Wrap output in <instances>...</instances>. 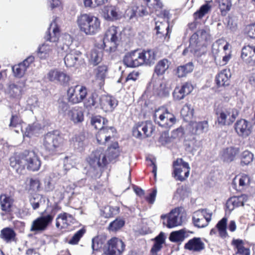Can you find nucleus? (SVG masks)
Returning <instances> with one entry per match:
<instances>
[{
  "label": "nucleus",
  "mask_w": 255,
  "mask_h": 255,
  "mask_svg": "<svg viewBox=\"0 0 255 255\" xmlns=\"http://www.w3.org/2000/svg\"><path fill=\"white\" fill-rule=\"evenodd\" d=\"M10 165L18 173H21L26 167L31 171H37L41 162L33 151L25 150L18 155L11 157L9 159Z\"/></svg>",
  "instance_id": "nucleus-2"
},
{
  "label": "nucleus",
  "mask_w": 255,
  "mask_h": 255,
  "mask_svg": "<svg viewBox=\"0 0 255 255\" xmlns=\"http://www.w3.org/2000/svg\"><path fill=\"white\" fill-rule=\"evenodd\" d=\"M194 69L192 63L189 62L185 65L180 66L177 68L176 74L178 77H183L191 72Z\"/></svg>",
  "instance_id": "nucleus-46"
},
{
  "label": "nucleus",
  "mask_w": 255,
  "mask_h": 255,
  "mask_svg": "<svg viewBox=\"0 0 255 255\" xmlns=\"http://www.w3.org/2000/svg\"><path fill=\"white\" fill-rule=\"evenodd\" d=\"M67 52L68 53L64 57V63L66 67H72L79 64L81 60V53L79 51L71 50L69 47Z\"/></svg>",
  "instance_id": "nucleus-22"
},
{
  "label": "nucleus",
  "mask_w": 255,
  "mask_h": 255,
  "mask_svg": "<svg viewBox=\"0 0 255 255\" xmlns=\"http://www.w3.org/2000/svg\"><path fill=\"white\" fill-rule=\"evenodd\" d=\"M193 132L196 134H200L208 130L209 125L206 121L194 123L192 124Z\"/></svg>",
  "instance_id": "nucleus-42"
},
{
  "label": "nucleus",
  "mask_w": 255,
  "mask_h": 255,
  "mask_svg": "<svg viewBox=\"0 0 255 255\" xmlns=\"http://www.w3.org/2000/svg\"><path fill=\"white\" fill-rule=\"evenodd\" d=\"M41 128V126L38 123L35 122L31 125H29L25 128L23 132V136L24 137H30L32 135L37 133Z\"/></svg>",
  "instance_id": "nucleus-44"
},
{
  "label": "nucleus",
  "mask_w": 255,
  "mask_h": 255,
  "mask_svg": "<svg viewBox=\"0 0 255 255\" xmlns=\"http://www.w3.org/2000/svg\"><path fill=\"white\" fill-rule=\"evenodd\" d=\"M67 117L74 125L82 123L84 120V112L81 107H73L68 111Z\"/></svg>",
  "instance_id": "nucleus-23"
},
{
  "label": "nucleus",
  "mask_w": 255,
  "mask_h": 255,
  "mask_svg": "<svg viewBox=\"0 0 255 255\" xmlns=\"http://www.w3.org/2000/svg\"><path fill=\"white\" fill-rule=\"evenodd\" d=\"M74 217L67 213L63 212L59 214L57 218L56 226L58 228H66L74 223Z\"/></svg>",
  "instance_id": "nucleus-26"
},
{
  "label": "nucleus",
  "mask_w": 255,
  "mask_h": 255,
  "mask_svg": "<svg viewBox=\"0 0 255 255\" xmlns=\"http://www.w3.org/2000/svg\"><path fill=\"white\" fill-rule=\"evenodd\" d=\"M237 180L239 182V190L248 188L250 186L251 182V179L250 176L244 174L236 176L233 180V183L235 184Z\"/></svg>",
  "instance_id": "nucleus-37"
},
{
  "label": "nucleus",
  "mask_w": 255,
  "mask_h": 255,
  "mask_svg": "<svg viewBox=\"0 0 255 255\" xmlns=\"http://www.w3.org/2000/svg\"><path fill=\"white\" fill-rule=\"evenodd\" d=\"M54 219V215L49 214L42 216L34 220L31 224L30 231L39 232L45 231Z\"/></svg>",
  "instance_id": "nucleus-16"
},
{
  "label": "nucleus",
  "mask_w": 255,
  "mask_h": 255,
  "mask_svg": "<svg viewBox=\"0 0 255 255\" xmlns=\"http://www.w3.org/2000/svg\"><path fill=\"white\" fill-rule=\"evenodd\" d=\"M191 37L192 42L193 43L195 41V39H196L200 42L204 43L206 44L211 39L210 31L208 29H199L196 32L194 33Z\"/></svg>",
  "instance_id": "nucleus-30"
},
{
  "label": "nucleus",
  "mask_w": 255,
  "mask_h": 255,
  "mask_svg": "<svg viewBox=\"0 0 255 255\" xmlns=\"http://www.w3.org/2000/svg\"><path fill=\"white\" fill-rule=\"evenodd\" d=\"M108 68L106 65L100 66L97 68L96 74L97 79L101 81L100 84H103L104 81L107 76Z\"/></svg>",
  "instance_id": "nucleus-54"
},
{
  "label": "nucleus",
  "mask_w": 255,
  "mask_h": 255,
  "mask_svg": "<svg viewBox=\"0 0 255 255\" xmlns=\"http://www.w3.org/2000/svg\"><path fill=\"white\" fill-rule=\"evenodd\" d=\"M155 29L157 34H162L167 36L169 33V26L167 20L161 18L155 22Z\"/></svg>",
  "instance_id": "nucleus-38"
},
{
  "label": "nucleus",
  "mask_w": 255,
  "mask_h": 255,
  "mask_svg": "<svg viewBox=\"0 0 255 255\" xmlns=\"http://www.w3.org/2000/svg\"><path fill=\"white\" fill-rule=\"evenodd\" d=\"M184 248L190 251L199 252L204 249L205 245L200 238L194 237L185 244Z\"/></svg>",
  "instance_id": "nucleus-28"
},
{
  "label": "nucleus",
  "mask_w": 255,
  "mask_h": 255,
  "mask_svg": "<svg viewBox=\"0 0 255 255\" xmlns=\"http://www.w3.org/2000/svg\"><path fill=\"white\" fill-rule=\"evenodd\" d=\"M120 42V34L118 27L115 26L110 27L106 31L104 38L103 45L105 51L113 52L116 51Z\"/></svg>",
  "instance_id": "nucleus-7"
},
{
  "label": "nucleus",
  "mask_w": 255,
  "mask_h": 255,
  "mask_svg": "<svg viewBox=\"0 0 255 255\" xmlns=\"http://www.w3.org/2000/svg\"><path fill=\"white\" fill-rule=\"evenodd\" d=\"M154 92L161 97L166 96L169 94V89L162 80H157L153 86Z\"/></svg>",
  "instance_id": "nucleus-33"
},
{
  "label": "nucleus",
  "mask_w": 255,
  "mask_h": 255,
  "mask_svg": "<svg viewBox=\"0 0 255 255\" xmlns=\"http://www.w3.org/2000/svg\"><path fill=\"white\" fill-rule=\"evenodd\" d=\"M86 233V230L84 228L81 229L73 235L71 240L69 241V244L71 245H76L78 243L80 239Z\"/></svg>",
  "instance_id": "nucleus-60"
},
{
  "label": "nucleus",
  "mask_w": 255,
  "mask_h": 255,
  "mask_svg": "<svg viewBox=\"0 0 255 255\" xmlns=\"http://www.w3.org/2000/svg\"><path fill=\"white\" fill-rule=\"evenodd\" d=\"M219 8L222 15H225L231 7L232 3L230 0H217Z\"/></svg>",
  "instance_id": "nucleus-53"
},
{
  "label": "nucleus",
  "mask_w": 255,
  "mask_h": 255,
  "mask_svg": "<svg viewBox=\"0 0 255 255\" xmlns=\"http://www.w3.org/2000/svg\"><path fill=\"white\" fill-rule=\"evenodd\" d=\"M173 177L177 180L183 181L189 175L190 167L189 164L183 161L182 158H177L173 162Z\"/></svg>",
  "instance_id": "nucleus-9"
},
{
  "label": "nucleus",
  "mask_w": 255,
  "mask_h": 255,
  "mask_svg": "<svg viewBox=\"0 0 255 255\" xmlns=\"http://www.w3.org/2000/svg\"><path fill=\"white\" fill-rule=\"evenodd\" d=\"M211 6L209 4L206 3L202 5L199 10L194 13V17L195 18H202L211 9Z\"/></svg>",
  "instance_id": "nucleus-59"
},
{
  "label": "nucleus",
  "mask_w": 255,
  "mask_h": 255,
  "mask_svg": "<svg viewBox=\"0 0 255 255\" xmlns=\"http://www.w3.org/2000/svg\"><path fill=\"white\" fill-rule=\"evenodd\" d=\"M99 100L100 101V99L99 98L98 94L95 92L92 93L85 104L86 107H97Z\"/></svg>",
  "instance_id": "nucleus-56"
},
{
  "label": "nucleus",
  "mask_w": 255,
  "mask_h": 255,
  "mask_svg": "<svg viewBox=\"0 0 255 255\" xmlns=\"http://www.w3.org/2000/svg\"><path fill=\"white\" fill-rule=\"evenodd\" d=\"M232 244L237 250L236 255H250V250L249 248L244 246V242L240 239H234L232 241Z\"/></svg>",
  "instance_id": "nucleus-39"
},
{
  "label": "nucleus",
  "mask_w": 255,
  "mask_h": 255,
  "mask_svg": "<svg viewBox=\"0 0 255 255\" xmlns=\"http://www.w3.org/2000/svg\"><path fill=\"white\" fill-rule=\"evenodd\" d=\"M23 92V87L18 85L12 84L9 86L8 93L9 95L15 98L21 97Z\"/></svg>",
  "instance_id": "nucleus-48"
},
{
  "label": "nucleus",
  "mask_w": 255,
  "mask_h": 255,
  "mask_svg": "<svg viewBox=\"0 0 255 255\" xmlns=\"http://www.w3.org/2000/svg\"><path fill=\"white\" fill-rule=\"evenodd\" d=\"M153 118L156 124L166 128L172 127L176 122L174 115L164 107H160L155 111Z\"/></svg>",
  "instance_id": "nucleus-6"
},
{
  "label": "nucleus",
  "mask_w": 255,
  "mask_h": 255,
  "mask_svg": "<svg viewBox=\"0 0 255 255\" xmlns=\"http://www.w3.org/2000/svg\"><path fill=\"white\" fill-rule=\"evenodd\" d=\"M143 64L150 65L156 60V53L153 50H142L141 51Z\"/></svg>",
  "instance_id": "nucleus-36"
},
{
  "label": "nucleus",
  "mask_w": 255,
  "mask_h": 255,
  "mask_svg": "<svg viewBox=\"0 0 255 255\" xmlns=\"http://www.w3.org/2000/svg\"><path fill=\"white\" fill-rule=\"evenodd\" d=\"M192 43L191 37L189 46L184 50L183 55H186L190 51L193 55L199 57L206 52L207 46L206 43L200 42L196 39H195L193 43Z\"/></svg>",
  "instance_id": "nucleus-20"
},
{
  "label": "nucleus",
  "mask_w": 255,
  "mask_h": 255,
  "mask_svg": "<svg viewBox=\"0 0 255 255\" xmlns=\"http://www.w3.org/2000/svg\"><path fill=\"white\" fill-rule=\"evenodd\" d=\"M161 219L164 226L168 228H173L181 225L185 220L186 216L182 208H176L168 214L162 215Z\"/></svg>",
  "instance_id": "nucleus-5"
},
{
  "label": "nucleus",
  "mask_w": 255,
  "mask_h": 255,
  "mask_svg": "<svg viewBox=\"0 0 255 255\" xmlns=\"http://www.w3.org/2000/svg\"><path fill=\"white\" fill-rule=\"evenodd\" d=\"M126 10V8H121V4L116 6H106L103 9V16L108 20H117L124 16Z\"/></svg>",
  "instance_id": "nucleus-14"
},
{
  "label": "nucleus",
  "mask_w": 255,
  "mask_h": 255,
  "mask_svg": "<svg viewBox=\"0 0 255 255\" xmlns=\"http://www.w3.org/2000/svg\"><path fill=\"white\" fill-rule=\"evenodd\" d=\"M255 54V47L249 45L245 46L242 49L241 57L248 65V68L254 69L255 60L254 56Z\"/></svg>",
  "instance_id": "nucleus-21"
},
{
  "label": "nucleus",
  "mask_w": 255,
  "mask_h": 255,
  "mask_svg": "<svg viewBox=\"0 0 255 255\" xmlns=\"http://www.w3.org/2000/svg\"><path fill=\"white\" fill-rule=\"evenodd\" d=\"M164 242V238L163 233H160L159 235L155 238V243L151 249V253L153 255H156V253L160 250Z\"/></svg>",
  "instance_id": "nucleus-47"
},
{
  "label": "nucleus",
  "mask_w": 255,
  "mask_h": 255,
  "mask_svg": "<svg viewBox=\"0 0 255 255\" xmlns=\"http://www.w3.org/2000/svg\"><path fill=\"white\" fill-rule=\"evenodd\" d=\"M254 155L249 151H245L242 153L241 156L242 165H248L253 160Z\"/></svg>",
  "instance_id": "nucleus-62"
},
{
  "label": "nucleus",
  "mask_w": 255,
  "mask_h": 255,
  "mask_svg": "<svg viewBox=\"0 0 255 255\" xmlns=\"http://www.w3.org/2000/svg\"><path fill=\"white\" fill-rule=\"evenodd\" d=\"M109 130L113 132L114 128L112 127L105 128L103 129L99 130L96 135L97 142L99 144H104L111 138L109 133Z\"/></svg>",
  "instance_id": "nucleus-35"
},
{
  "label": "nucleus",
  "mask_w": 255,
  "mask_h": 255,
  "mask_svg": "<svg viewBox=\"0 0 255 255\" xmlns=\"http://www.w3.org/2000/svg\"><path fill=\"white\" fill-rule=\"evenodd\" d=\"M125 248L124 242L117 238H113L107 243L105 250L106 255H122Z\"/></svg>",
  "instance_id": "nucleus-13"
},
{
  "label": "nucleus",
  "mask_w": 255,
  "mask_h": 255,
  "mask_svg": "<svg viewBox=\"0 0 255 255\" xmlns=\"http://www.w3.org/2000/svg\"><path fill=\"white\" fill-rule=\"evenodd\" d=\"M124 225V220L122 219H116L110 224L108 229L111 231H116L122 228Z\"/></svg>",
  "instance_id": "nucleus-58"
},
{
  "label": "nucleus",
  "mask_w": 255,
  "mask_h": 255,
  "mask_svg": "<svg viewBox=\"0 0 255 255\" xmlns=\"http://www.w3.org/2000/svg\"><path fill=\"white\" fill-rule=\"evenodd\" d=\"M234 128L239 136L247 137L252 132V125L247 120L241 119L238 120L235 124Z\"/></svg>",
  "instance_id": "nucleus-19"
},
{
  "label": "nucleus",
  "mask_w": 255,
  "mask_h": 255,
  "mask_svg": "<svg viewBox=\"0 0 255 255\" xmlns=\"http://www.w3.org/2000/svg\"><path fill=\"white\" fill-rule=\"evenodd\" d=\"M239 152L238 148L229 147L222 151L221 153V158L225 161L231 162L234 159Z\"/></svg>",
  "instance_id": "nucleus-31"
},
{
  "label": "nucleus",
  "mask_w": 255,
  "mask_h": 255,
  "mask_svg": "<svg viewBox=\"0 0 255 255\" xmlns=\"http://www.w3.org/2000/svg\"><path fill=\"white\" fill-rule=\"evenodd\" d=\"M193 89V87L190 83H185L181 87H177L175 88L173 93V98L176 101L183 99L186 95L192 91Z\"/></svg>",
  "instance_id": "nucleus-24"
},
{
  "label": "nucleus",
  "mask_w": 255,
  "mask_h": 255,
  "mask_svg": "<svg viewBox=\"0 0 255 255\" xmlns=\"http://www.w3.org/2000/svg\"><path fill=\"white\" fill-rule=\"evenodd\" d=\"M231 74L229 70L225 69L221 71L216 76V83L219 87L229 85Z\"/></svg>",
  "instance_id": "nucleus-32"
},
{
  "label": "nucleus",
  "mask_w": 255,
  "mask_h": 255,
  "mask_svg": "<svg viewBox=\"0 0 255 255\" xmlns=\"http://www.w3.org/2000/svg\"><path fill=\"white\" fill-rule=\"evenodd\" d=\"M105 122H107V121L104 118L99 116H94L92 117L91 119V125L96 129H98L99 130L103 129L105 128L104 127Z\"/></svg>",
  "instance_id": "nucleus-50"
},
{
  "label": "nucleus",
  "mask_w": 255,
  "mask_h": 255,
  "mask_svg": "<svg viewBox=\"0 0 255 255\" xmlns=\"http://www.w3.org/2000/svg\"><path fill=\"white\" fill-rule=\"evenodd\" d=\"M105 152L108 163L116 162L120 154V149L118 142L113 143Z\"/></svg>",
  "instance_id": "nucleus-29"
},
{
  "label": "nucleus",
  "mask_w": 255,
  "mask_h": 255,
  "mask_svg": "<svg viewBox=\"0 0 255 255\" xmlns=\"http://www.w3.org/2000/svg\"><path fill=\"white\" fill-rule=\"evenodd\" d=\"M188 233L184 229L172 232L169 236V240L172 242H182L188 237Z\"/></svg>",
  "instance_id": "nucleus-43"
},
{
  "label": "nucleus",
  "mask_w": 255,
  "mask_h": 255,
  "mask_svg": "<svg viewBox=\"0 0 255 255\" xmlns=\"http://www.w3.org/2000/svg\"><path fill=\"white\" fill-rule=\"evenodd\" d=\"M42 200L44 201L43 197L40 195H35L30 199V203L34 210L38 209Z\"/></svg>",
  "instance_id": "nucleus-63"
},
{
  "label": "nucleus",
  "mask_w": 255,
  "mask_h": 255,
  "mask_svg": "<svg viewBox=\"0 0 255 255\" xmlns=\"http://www.w3.org/2000/svg\"><path fill=\"white\" fill-rule=\"evenodd\" d=\"M85 132L82 131L79 134H76L71 139V143L75 149L82 150L85 145Z\"/></svg>",
  "instance_id": "nucleus-34"
},
{
  "label": "nucleus",
  "mask_w": 255,
  "mask_h": 255,
  "mask_svg": "<svg viewBox=\"0 0 255 255\" xmlns=\"http://www.w3.org/2000/svg\"><path fill=\"white\" fill-rule=\"evenodd\" d=\"M212 213L207 209H201L194 212L192 221L195 226L201 228L206 227L210 222Z\"/></svg>",
  "instance_id": "nucleus-12"
},
{
  "label": "nucleus",
  "mask_w": 255,
  "mask_h": 255,
  "mask_svg": "<svg viewBox=\"0 0 255 255\" xmlns=\"http://www.w3.org/2000/svg\"><path fill=\"white\" fill-rule=\"evenodd\" d=\"M63 143V138L57 130L47 132L43 139V145L44 148L50 154H53L57 151Z\"/></svg>",
  "instance_id": "nucleus-4"
},
{
  "label": "nucleus",
  "mask_w": 255,
  "mask_h": 255,
  "mask_svg": "<svg viewBox=\"0 0 255 255\" xmlns=\"http://www.w3.org/2000/svg\"><path fill=\"white\" fill-rule=\"evenodd\" d=\"M103 53L101 51L94 49L91 51L90 61L94 65H98L102 61Z\"/></svg>",
  "instance_id": "nucleus-52"
},
{
  "label": "nucleus",
  "mask_w": 255,
  "mask_h": 255,
  "mask_svg": "<svg viewBox=\"0 0 255 255\" xmlns=\"http://www.w3.org/2000/svg\"><path fill=\"white\" fill-rule=\"evenodd\" d=\"M118 101L111 96H104L100 99V106L105 112H112L118 105Z\"/></svg>",
  "instance_id": "nucleus-25"
},
{
  "label": "nucleus",
  "mask_w": 255,
  "mask_h": 255,
  "mask_svg": "<svg viewBox=\"0 0 255 255\" xmlns=\"http://www.w3.org/2000/svg\"><path fill=\"white\" fill-rule=\"evenodd\" d=\"M15 236L14 230L10 228H5L0 232L1 238L7 243L14 241Z\"/></svg>",
  "instance_id": "nucleus-45"
},
{
  "label": "nucleus",
  "mask_w": 255,
  "mask_h": 255,
  "mask_svg": "<svg viewBox=\"0 0 255 255\" xmlns=\"http://www.w3.org/2000/svg\"><path fill=\"white\" fill-rule=\"evenodd\" d=\"M169 64L170 62L167 59H163L160 60L158 62L155 67L154 73L157 76L162 75L168 69Z\"/></svg>",
  "instance_id": "nucleus-41"
},
{
  "label": "nucleus",
  "mask_w": 255,
  "mask_h": 255,
  "mask_svg": "<svg viewBox=\"0 0 255 255\" xmlns=\"http://www.w3.org/2000/svg\"><path fill=\"white\" fill-rule=\"evenodd\" d=\"M185 146L187 151L193 152L197 149L199 147V144L195 138L193 137L189 140H186Z\"/></svg>",
  "instance_id": "nucleus-61"
},
{
  "label": "nucleus",
  "mask_w": 255,
  "mask_h": 255,
  "mask_svg": "<svg viewBox=\"0 0 255 255\" xmlns=\"http://www.w3.org/2000/svg\"><path fill=\"white\" fill-rule=\"evenodd\" d=\"M106 239L104 236H98L92 239V248L93 251H98L102 249L106 243Z\"/></svg>",
  "instance_id": "nucleus-51"
},
{
  "label": "nucleus",
  "mask_w": 255,
  "mask_h": 255,
  "mask_svg": "<svg viewBox=\"0 0 255 255\" xmlns=\"http://www.w3.org/2000/svg\"><path fill=\"white\" fill-rule=\"evenodd\" d=\"M77 21L80 31L86 35H93L101 30L100 20L92 14H81Z\"/></svg>",
  "instance_id": "nucleus-3"
},
{
  "label": "nucleus",
  "mask_w": 255,
  "mask_h": 255,
  "mask_svg": "<svg viewBox=\"0 0 255 255\" xmlns=\"http://www.w3.org/2000/svg\"><path fill=\"white\" fill-rule=\"evenodd\" d=\"M248 199V196L245 194L238 197H233L227 201L226 207L229 211H232L236 207L244 206Z\"/></svg>",
  "instance_id": "nucleus-27"
},
{
  "label": "nucleus",
  "mask_w": 255,
  "mask_h": 255,
  "mask_svg": "<svg viewBox=\"0 0 255 255\" xmlns=\"http://www.w3.org/2000/svg\"><path fill=\"white\" fill-rule=\"evenodd\" d=\"M88 162L92 168L97 170H101L102 168L108 164L105 152L101 148L91 153L88 158Z\"/></svg>",
  "instance_id": "nucleus-8"
},
{
  "label": "nucleus",
  "mask_w": 255,
  "mask_h": 255,
  "mask_svg": "<svg viewBox=\"0 0 255 255\" xmlns=\"http://www.w3.org/2000/svg\"><path fill=\"white\" fill-rule=\"evenodd\" d=\"M194 110L192 106L190 104H186L182 108L181 111V114L184 118L187 120L191 119L193 116Z\"/></svg>",
  "instance_id": "nucleus-57"
},
{
  "label": "nucleus",
  "mask_w": 255,
  "mask_h": 255,
  "mask_svg": "<svg viewBox=\"0 0 255 255\" xmlns=\"http://www.w3.org/2000/svg\"><path fill=\"white\" fill-rule=\"evenodd\" d=\"M46 77L50 82L67 84L70 80V77L66 72L57 68L51 69L46 75Z\"/></svg>",
  "instance_id": "nucleus-15"
},
{
  "label": "nucleus",
  "mask_w": 255,
  "mask_h": 255,
  "mask_svg": "<svg viewBox=\"0 0 255 255\" xmlns=\"http://www.w3.org/2000/svg\"><path fill=\"white\" fill-rule=\"evenodd\" d=\"M154 130L151 122L148 121L138 125L132 130L133 135L139 138L150 136Z\"/></svg>",
  "instance_id": "nucleus-18"
},
{
  "label": "nucleus",
  "mask_w": 255,
  "mask_h": 255,
  "mask_svg": "<svg viewBox=\"0 0 255 255\" xmlns=\"http://www.w3.org/2000/svg\"><path fill=\"white\" fill-rule=\"evenodd\" d=\"M114 209L110 206H105L101 210V215L102 216L106 218H111L113 215Z\"/></svg>",
  "instance_id": "nucleus-64"
},
{
  "label": "nucleus",
  "mask_w": 255,
  "mask_h": 255,
  "mask_svg": "<svg viewBox=\"0 0 255 255\" xmlns=\"http://www.w3.org/2000/svg\"><path fill=\"white\" fill-rule=\"evenodd\" d=\"M53 36L50 35H46L45 42L39 46L37 55L41 59H45L54 53L67 52L72 43V38L69 34H65L60 41L56 43L57 32L55 29L53 30Z\"/></svg>",
  "instance_id": "nucleus-1"
},
{
  "label": "nucleus",
  "mask_w": 255,
  "mask_h": 255,
  "mask_svg": "<svg viewBox=\"0 0 255 255\" xmlns=\"http://www.w3.org/2000/svg\"><path fill=\"white\" fill-rule=\"evenodd\" d=\"M123 62L128 67H136L143 65L141 51L134 50L127 54L124 57Z\"/></svg>",
  "instance_id": "nucleus-17"
},
{
  "label": "nucleus",
  "mask_w": 255,
  "mask_h": 255,
  "mask_svg": "<svg viewBox=\"0 0 255 255\" xmlns=\"http://www.w3.org/2000/svg\"><path fill=\"white\" fill-rule=\"evenodd\" d=\"M13 73L15 77H22L25 73L27 69L21 63L12 67Z\"/></svg>",
  "instance_id": "nucleus-55"
},
{
  "label": "nucleus",
  "mask_w": 255,
  "mask_h": 255,
  "mask_svg": "<svg viewBox=\"0 0 255 255\" xmlns=\"http://www.w3.org/2000/svg\"><path fill=\"white\" fill-rule=\"evenodd\" d=\"M87 95V88L81 85L72 86L67 90L68 100L72 104H78L82 102Z\"/></svg>",
  "instance_id": "nucleus-10"
},
{
  "label": "nucleus",
  "mask_w": 255,
  "mask_h": 255,
  "mask_svg": "<svg viewBox=\"0 0 255 255\" xmlns=\"http://www.w3.org/2000/svg\"><path fill=\"white\" fill-rule=\"evenodd\" d=\"M227 219L224 217L219 221L216 225V227L219 232L220 236L222 238H225L228 236L227 232Z\"/></svg>",
  "instance_id": "nucleus-49"
},
{
  "label": "nucleus",
  "mask_w": 255,
  "mask_h": 255,
  "mask_svg": "<svg viewBox=\"0 0 255 255\" xmlns=\"http://www.w3.org/2000/svg\"><path fill=\"white\" fill-rule=\"evenodd\" d=\"M13 203V199L5 195L0 196V205L2 211L9 213L11 211V207Z\"/></svg>",
  "instance_id": "nucleus-40"
},
{
  "label": "nucleus",
  "mask_w": 255,
  "mask_h": 255,
  "mask_svg": "<svg viewBox=\"0 0 255 255\" xmlns=\"http://www.w3.org/2000/svg\"><path fill=\"white\" fill-rule=\"evenodd\" d=\"M217 122L220 126L231 125L238 116L237 112L231 109H223L216 112Z\"/></svg>",
  "instance_id": "nucleus-11"
}]
</instances>
